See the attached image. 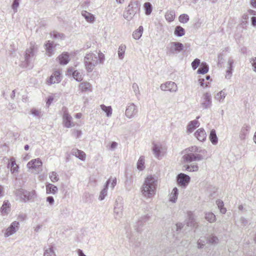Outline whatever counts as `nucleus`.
Returning a JSON list of instances; mask_svg holds the SVG:
<instances>
[{"mask_svg":"<svg viewBox=\"0 0 256 256\" xmlns=\"http://www.w3.org/2000/svg\"><path fill=\"white\" fill-rule=\"evenodd\" d=\"M158 182V178L151 175L145 178L142 188V193L144 198H150L156 194Z\"/></svg>","mask_w":256,"mask_h":256,"instance_id":"1","label":"nucleus"},{"mask_svg":"<svg viewBox=\"0 0 256 256\" xmlns=\"http://www.w3.org/2000/svg\"><path fill=\"white\" fill-rule=\"evenodd\" d=\"M104 60V55L100 52H99L98 53L90 52L87 54L84 58V63L86 70L88 72H92L94 67L98 64H103Z\"/></svg>","mask_w":256,"mask_h":256,"instance_id":"2","label":"nucleus"},{"mask_svg":"<svg viewBox=\"0 0 256 256\" xmlns=\"http://www.w3.org/2000/svg\"><path fill=\"white\" fill-rule=\"evenodd\" d=\"M186 152L182 156V159L185 162H191L194 161H200L204 159L202 155L196 154H205L206 152L205 150H202L196 146H192L186 148L184 150Z\"/></svg>","mask_w":256,"mask_h":256,"instance_id":"3","label":"nucleus"},{"mask_svg":"<svg viewBox=\"0 0 256 256\" xmlns=\"http://www.w3.org/2000/svg\"><path fill=\"white\" fill-rule=\"evenodd\" d=\"M38 46L34 42H30V48H27L24 55V60L22 64L23 67L30 68H32V62L38 51Z\"/></svg>","mask_w":256,"mask_h":256,"instance_id":"4","label":"nucleus"},{"mask_svg":"<svg viewBox=\"0 0 256 256\" xmlns=\"http://www.w3.org/2000/svg\"><path fill=\"white\" fill-rule=\"evenodd\" d=\"M140 9V4L136 0H132L124 12V18L128 20H131Z\"/></svg>","mask_w":256,"mask_h":256,"instance_id":"5","label":"nucleus"},{"mask_svg":"<svg viewBox=\"0 0 256 256\" xmlns=\"http://www.w3.org/2000/svg\"><path fill=\"white\" fill-rule=\"evenodd\" d=\"M16 194L20 198L22 201L24 202L34 200L36 196L34 190L28 192L22 188L17 190Z\"/></svg>","mask_w":256,"mask_h":256,"instance_id":"6","label":"nucleus"},{"mask_svg":"<svg viewBox=\"0 0 256 256\" xmlns=\"http://www.w3.org/2000/svg\"><path fill=\"white\" fill-rule=\"evenodd\" d=\"M124 206L122 200L120 199L115 202L114 208V219L119 220L123 216Z\"/></svg>","mask_w":256,"mask_h":256,"instance_id":"7","label":"nucleus"},{"mask_svg":"<svg viewBox=\"0 0 256 256\" xmlns=\"http://www.w3.org/2000/svg\"><path fill=\"white\" fill-rule=\"evenodd\" d=\"M166 48L168 50V54H174L182 51L184 50V46L179 42H171Z\"/></svg>","mask_w":256,"mask_h":256,"instance_id":"8","label":"nucleus"},{"mask_svg":"<svg viewBox=\"0 0 256 256\" xmlns=\"http://www.w3.org/2000/svg\"><path fill=\"white\" fill-rule=\"evenodd\" d=\"M200 106L202 108L204 109H208L212 106V95L210 92H204L200 100Z\"/></svg>","mask_w":256,"mask_h":256,"instance_id":"9","label":"nucleus"},{"mask_svg":"<svg viewBox=\"0 0 256 256\" xmlns=\"http://www.w3.org/2000/svg\"><path fill=\"white\" fill-rule=\"evenodd\" d=\"M19 227L20 223L18 222L14 221L12 222L4 233V237L8 238L15 234L18 230Z\"/></svg>","mask_w":256,"mask_h":256,"instance_id":"10","label":"nucleus"},{"mask_svg":"<svg viewBox=\"0 0 256 256\" xmlns=\"http://www.w3.org/2000/svg\"><path fill=\"white\" fill-rule=\"evenodd\" d=\"M137 113V106L134 103L128 104L126 110V116L128 118H132L135 116Z\"/></svg>","mask_w":256,"mask_h":256,"instance_id":"11","label":"nucleus"},{"mask_svg":"<svg viewBox=\"0 0 256 256\" xmlns=\"http://www.w3.org/2000/svg\"><path fill=\"white\" fill-rule=\"evenodd\" d=\"M176 180L178 184L182 187H186L189 184L190 177L184 173H180L176 176Z\"/></svg>","mask_w":256,"mask_h":256,"instance_id":"12","label":"nucleus"},{"mask_svg":"<svg viewBox=\"0 0 256 256\" xmlns=\"http://www.w3.org/2000/svg\"><path fill=\"white\" fill-rule=\"evenodd\" d=\"M161 90L164 91H170L172 92H175L178 90L176 84L173 82H167L165 84H162L160 86Z\"/></svg>","mask_w":256,"mask_h":256,"instance_id":"13","label":"nucleus"},{"mask_svg":"<svg viewBox=\"0 0 256 256\" xmlns=\"http://www.w3.org/2000/svg\"><path fill=\"white\" fill-rule=\"evenodd\" d=\"M62 124L66 128L75 126L74 122L72 121V116L66 111L64 112L62 116Z\"/></svg>","mask_w":256,"mask_h":256,"instance_id":"14","label":"nucleus"},{"mask_svg":"<svg viewBox=\"0 0 256 256\" xmlns=\"http://www.w3.org/2000/svg\"><path fill=\"white\" fill-rule=\"evenodd\" d=\"M68 74L72 75V77L77 82H80L83 80L82 73L77 70H75L74 68H70L68 70Z\"/></svg>","mask_w":256,"mask_h":256,"instance_id":"15","label":"nucleus"},{"mask_svg":"<svg viewBox=\"0 0 256 256\" xmlns=\"http://www.w3.org/2000/svg\"><path fill=\"white\" fill-rule=\"evenodd\" d=\"M200 116H198L196 117V120L190 121L188 122L186 126V133L188 134H191L194 130L197 128H198L200 124L198 121V119L200 118Z\"/></svg>","mask_w":256,"mask_h":256,"instance_id":"16","label":"nucleus"},{"mask_svg":"<svg viewBox=\"0 0 256 256\" xmlns=\"http://www.w3.org/2000/svg\"><path fill=\"white\" fill-rule=\"evenodd\" d=\"M60 72L58 70L55 71L50 76L48 80V83L50 84H54L56 83H58L61 80Z\"/></svg>","mask_w":256,"mask_h":256,"instance_id":"17","label":"nucleus"},{"mask_svg":"<svg viewBox=\"0 0 256 256\" xmlns=\"http://www.w3.org/2000/svg\"><path fill=\"white\" fill-rule=\"evenodd\" d=\"M42 166V162L40 158L32 160L27 164V167L29 169L36 170Z\"/></svg>","mask_w":256,"mask_h":256,"instance_id":"18","label":"nucleus"},{"mask_svg":"<svg viewBox=\"0 0 256 256\" xmlns=\"http://www.w3.org/2000/svg\"><path fill=\"white\" fill-rule=\"evenodd\" d=\"M194 135L197 140L200 142H204L206 138V134L204 130L202 128L198 129L194 132Z\"/></svg>","mask_w":256,"mask_h":256,"instance_id":"19","label":"nucleus"},{"mask_svg":"<svg viewBox=\"0 0 256 256\" xmlns=\"http://www.w3.org/2000/svg\"><path fill=\"white\" fill-rule=\"evenodd\" d=\"M10 204L8 200H4L0 208V213L2 216H7L10 211Z\"/></svg>","mask_w":256,"mask_h":256,"instance_id":"20","label":"nucleus"},{"mask_svg":"<svg viewBox=\"0 0 256 256\" xmlns=\"http://www.w3.org/2000/svg\"><path fill=\"white\" fill-rule=\"evenodd\" d=\"M8 167L10 168L12 174L17 173L18 171L19 167L16 164L15 158L13 157L10 158V162L8 164Z\"/></svg>","mask_w":256,"mask_h":256,"instance_id":"21","label":"nucleus"},{"mask_svg":"<svg viewBox=\"0 0 256 256\" xmlns=\"http://www.w3.org/2000/svg\"><path fill=\"white\" fill-rule=\"evenodd\" d=\"M250 127L248 124H244L241 128L240 133V140H244L248 136Z\"/></svg>","mask_w":256,"mask_h":256,"instance_id":"22","label":"nucleus"},{"mask_svg":"<svg viewBox=\"0 0 256 256\" xmlns=\"http://www.w3.org/2000/svg\"><path fill=\"white\" fill-rule=\"evenodd\" d=\"M55 46L54 42L50 40L48 41L45 44L46 54L48 56H50L54 54Z\"/></svg>","mask_w":256,"mask_h":256,"instance_id":"23","label":"nucleus"},{"mask_svg":"<svg viewBox=\"0 0 256 256\" xmlns=\"http://www.w3.org/2000/svg\"><path fill=\"white\" fill-rule=\"evenodd\" d=\"M78 88L82 92L92 91V86L88 82H84L80 83L79 84Z\"/></svg>","mask_w":256,"mask_h":256,"instance_id":"24","label":"nucleus"},{"mask_svg":"<svg viewBox=\"0 0 256 256\" xmlns=\"http://www.w3.org/2000/svg\"><path fill=\"white\" fill-rule=\"evenodd\" d=\"M162 150V147L160 144H154L152 147V150L156 158H159L160 156L161 152Z\"/></svg>","mask_w":256,"mask_h":256,"instance_id":"25","label":"nucleus"},{"mask_svg":"<svg viewBox=\"0 0 256 256\" xmlns=\"http://www.w3.org/2000/svg\"><path fill=\"white\" fill-rule=\"evenodd\" d=\"M60 64L66 65L70 61L69 55L68 53H64L60 55L58 58Z\"/></svg>","mask_w":256,"mask_h":256,"instance_id":"26","label":"nucleus"},{"mask_svg":"<svg viewBox=\"0 0 256 256\" xmlns=\"http://www.w3.org/2000/svg\"><path fill=\"white\" fill-rule=\"evenodd\" d=\"M58 190V188L56 186L48 183L46 184V192L48 194H56Z\"/></svg>","mask_w":256,"mask_h":256,"instance_id":"27","label":"nucleus"},{"mask_svg":"<svg viewBox=\"0 0 256 256\" xmlns=\"http://www.w3.org/2000/svg\"><path fill=\"white\" fill-rule=\"evenodd\" d=\"M188 220L186 222L187 226L190 227H194L196 224L194 214L192 212H188Z\"/></svg>","mask_w":256,"mask_h":256,"instance_id":"28","label":"nucleus"},{"mask_svg":"<svg viewBox=\"0 0 256 256\" xmlns=\"http://www.w3.org/2000/svg\"><path fill=\"white\" fill-rule=\"evenodd\" d=\"M178 194V190L175 187L172 189L171 193L169 194V200L172 202L175 203L177 200Z\"/></svg>","mask_w":256,"mask_h":256,"instance_id":"29","label":"nucleus"},{"mask_svg":"<svg viewBox=\"0 0 256 256\" xmlns=\"http://www.w3.org/2000/svg\"><path fill=\"white\" fill-rule=\"evenodd\" d=\"M82 15L88 22H93L94 20V16L86 10L82 11Z\"/></svg>","mask_w":256,"mask_h":256,"instance_id":"30","label":"nucleus"},{"mask_svg":"<svg viewBox=\"0 0 256 256\" xmlns=\"http://www.w3.org/2000/svg\"><path fill=\"white\" fill-rule=\"evenodd\" d=\"M72 154L80 160H85L86 154L83 151L78 149L72 150Z\"/></svg>","mask_w":256,"mask_h":256,"instance_id":"31","label":"nucleus"},{"mask_svg":"<svg viewBox=\"0 0 256 256\" xmlns=\"http://www.w3.org/2000/svg\"><path fill=\"white\" fill-rule=\"evenodd\" d=\"M149 218L150 216L148 214H146L141 217L140 220H139L138 221L136 225V226H137L136 230L138 232H140V226L144 224V222H145Z\"/></svg>","mask_w":256,"mask_h":256,"instance_id":"32","label":"nucleus"},{"mask_svg":"<svg viewBox=\"0 0 256 256\" xmlns=\"http://www.w3.org/2000/svg\"><path fill=\"white\" fill-rule=\"evenodd\" d=\"M44 256H56L52 246L44 248Z\"/></svg>","mask_w":256,"mask_h":256,"instance_id":"33","label":"nucleus"},{"mask_svg":"<svg viewBox=\"0 0 256 256\" xmlns=\"http://www.w3.org/2000/svg\"><path fill=\"white\" fill-rule=\"evenodd\" d=\"M175 12L172 10H168L165 14V18L168 22H172L175 18Z\"/></svg>","mask_w":256,"mask_h":256,"instance_id":"34","label":"nucleus"},{"mask_svg":"<svg viewBox=\"0 0 256 256\" xmlns=\"http://www.w3.org/2000/svg\"><path fill=\"white\" fill-rule=\"evenodd\" d=\"M208 71V66L206 62L201 63L200 68L198 69L197 72L199 74H205Z\"/></svg>","mask_w":256,"mask_h":256,"instance_id":"35","label":"nucleus"},{"mask_svg":"<svg viewBox=\"0 0 256 256\" xmlns=\"http://www.w3.org/2000/svg\"><path fill=\"white\" fill-rule=\"evenodd\" d=\"M183 167L185 168V170L188 172H194L198 170V165L196 164H193L190 165L186 164Z\"/></svg>","mask_w":256,"mask_h":256,"instance_id":"36","label":"nucleus"},{"mask_svg":"<svg viewBox=\"0 0 256 256\" xmlns=\"http://www.w3.org/2000/svg\"><path fill=\"white\" fill-rule=\"evenodd\" d=\"M209 138L211 142L213 144H217L218 142V139L216 134V130L214 129H212L210 130Z\"/></svg>","mask_w":256,"mask_h":256,"instance_id":"37","label":"nucleus"},{"mask_svg":"<svg viewBox=\"0 0 256 256\" xmlns=\"http://www.w3.org/2000/svg\"><path fill=\"white\" fill-rule=\"evenodd\" d=\"M142 32L143 27L142 26H139L138 30L133 32L132 38L135 40L140 39L142 36Z\"/></svg>","mask_w":256,"mask_h":256,"instance_id":"38","label":"nucleus"},{"mask_svg":"<svg viewBox=\"0 0 256 256\" xmlns=\"http://www.w3.org/2000/svg\"><path fill=\"white\" fill-rule=\"evenodd\" d=\"M126 50V46L125 45L121 44L119 46L118 54L120 60H122L124 58Z\"/></svg>","mask_w":256,"mask_h":256,"instance_id":"39","label":"nucleus"},{"mask_svg":"<svg viewBox=\"0 0 256 256\" xmlns=\"http://www.w3.org/2000/svg\"><path fill=\"white\" fill-rule=\"evenodd\" d=\"M101 109L106 113L108 117H110L112 114V108L110 106H106L104 104L100 106Z\"/></svg>","mask_w":256,"mask_h":256,"instance_id":"40","label":"nucleus"},{"mask_svg":"<svg viewBox=\"0 0 256 256\" xmlns=\"http://www.w3.org/2000/svg\"><path fill=\"white\" fill-rule=\"evenodd\" d=\"M174 34L178 36H182L185 34V30L182 26H178L176 27Z\"/></svg>","mask_w":256,"mask_h":256,"instance_id":"41","label":"nucleus"},{"mask_svg":"<svg viewBox=\"0 0 256 256\" xmlns=\"http://www.w3.org/2000/svg\"><path fill=\"white\" fill-rule=\"evenodd\" d=\"M204 218L210 222H214L216 221V216L211 212H206Z\"/></svg>","mask_w":256,"mask_h":256,"instance_id":"42","label":"nucleus"},{"mask_svg":"<svg viewBox=\"0 0 256 256\" xmlns=\"http://www.w3.org/2000/svg\"><path fill=\"white\" fill-rule=\"evenodd\" d=\"M110 184V187L112 189H114L116 185V178L110 177L108 178V180L106 181L105 186H107V188H108V186Z\"/></svg>","mask_w":256,"mask_h":256,"instance_id":"43","label":"nucleus"},{"mask_svg":"<svg viewBox=\"0 0 256 256\" xmlns=\"http://www.w3.org/2000/svg\"><path fill=\"white\" fill-rule=\"evenodd\" d=\"M144 168V156H141L139 158L137 162V168L140 170H142Z\"/></svg>","mask_w":256,"mask_h":256,"instance_id":"44","label":"nucleus"},{"mask_svg":"<svg viewBox=\"0 0 256 256\" xmlns=\"http://www.w3.org/2000/svg\"><path fill=\"white\" fill-rule=\"evenodd\" d=\"M226 96V94L222 90H221L220 92L216 94L214 98L216 100H218V102H222Z\"/></svg>","mask_w":256,"mask_h":256,"instance_id":"45","label":"nucleus"},{"mask_svg":"<svg viewBox=\"0 0 256 256\" xmlns=\"http://www.w3.org/2000/svg\"><path fill=\"white\" fill-rule=\"evenodd\" d=\"M108 194V188L107 186H104V188L102 190V191L100 192L98 200H104L106 196H107Z\"/></svg>","mask_w":256,"mask_h":256,"instance_id":"46","label":"nucleus"},{"mask_svg":"<svg viewBox=\"0 0 256 256\" xmlns=\"http://www.w3.org/2000/svg\"><path fill=\"white\" fill-rule=\"evenodd\" d=\"M49 177L52 182H56L59 180L58 176L56 172H52L49 174Z\"/></svg>","mask_w":256,"mask_h":256,"instance_id":"47","label":"nucleus"},{"mask_svg":"<svg viewBox=\"0 0 256 256\" xmlns=\"http://www.w3.org/2000/svg\"><path fill=\"white\" fill-rule=\"evenodd\" d=\"M144 8L145 10V13L146 15H149L151 14L152 11V6L150 3L147 2L144 4Z\"/></svg>","mask_w":256,"mask_h":256,"instance_id":"48","label":"nucleus"},{"mask_svg":"<svg viewBox=\"0 0 256 256\" xmlns=\"http://www.w3.org/2000/svg\"><path fill=\"white\" fill-rule=\"evenodd\" d=\"M208 240L210 244H218L219 241L218 238L214 235L210 236L208 238Z\"/></svg>","mask_w":256,"mask_h":256,"instance_id":"49","label":"nucleus"},{"mask_svg":"<svg viewBox=\"0 0 256 256\" xmlns=\"http://www.w3.org/2000/svg\"><path fill=\"white\" fill-rule=\"evenodd\" d=\"M179 21L182 23H186L189 20V16L186 14H182L178 18Z\"/></svg>","mask_w":256,"mask_h":256,"instance_id":"50","label":"nucleus"},{"mask_svg":"<svg viewBox=\"0 0 256 256\" xmlns=\"http://www.w3.org/2000/svg\"><path fill=\"white\" fill-rule=\"evenodd\" d=\"M50 35L52 37L56 39H62L64 38V34L54 31L51 32Z\"/></svg>","mask_w":256,"mask_h":256,"instance_id":"51","label":"nucleus"},{"mask_svg":"<svg viewBox=\"0 0 256 256\" xmlns=\"http://www.w3.org/2000/svg\"><path fill=\"white\" fill-rule=\"evenodd\" d=\"M132 89L134 92L135 95L138 96L140 95V92L139 90V87L137 84L134 83L132 86Z\"/></svg>","mask_w":256,"mask_h":256,"instance_id":"52","label":"nucleus"},{"mask_svg":"<svg viewBox=\"0 0 256 256\" xmlns=\"http://www.w3.org/2000/svg\"><path fill=\"white\" fill-rule=\"evenodd\" d=\"M31 114L34 116L38 117L41 116L42 112L40 110L33 108L31 110Z\"/></svg>","mask_w":256,"mask_h":256,"instance_id":"53","label":"nucleus"},{"mask_svg":"<svg viewBox=\"0 0 256 256\" xmlns=\"http://www.w3.org/2000/svg\"><path fill=\"white\" fill-rule=\"evenodd\" d=\"M200 61L198 58H196L192 62V68L195 70L200 64Z\"/></svg>","mask_w":256,"mask_h":256,"instance_id":"54","label":"nucleus"},{"mask_svg":"<svg viewBox=\"0 0 256 256\" xmlns=\"http://www.w3.org/2000/svg\"><path fill=\"white\" fill-rule=\"evenodd\" d=\"M20 0H14L12 4V8L14 10V12H17V8L19 6Z\"/></svg>","mask_w":256,"mask_h":256,"instance_id":"55","label":"nucleus"},{"mask_svg":"<svg viewBox=\"0 0 256 256\" xmlns=\"http://www.w3.org/2000/svg\"><path fill=\"white\" fill-rule=\"evenodd\" d=\"M250 61L252 66L253 71L256 72V58H250Z\"/></svg>","mask_w":256,"mask_h":256,"instance_id":"56","label":"nucleus"},{"mask_svg":"<svg viewBox=\"0 0 256 256\" xmlns=\"http://www.w3.org/2000/svg\"><path fill=\"white\" fill-rule=\"evenodd\" d=\"M234 64V60L232 58H229L228 60V64H228V70H231V71H232Z\"/></svg>","mask_w":256,"mask_h":256,"instance_id":"57","label":"nucleus"},{"mask_svg":"<svg viewBox=\"0 0 256 256\" xmlns=\"http://www.w3.org/2000/svg\"><path fill=\"white\" fill-rule=\"evenodd\" d=\"M197 246L198 248H202L204 247L205 244L204 241L201 239H199L197 242Z\"/></svg>","mask_w":256,"mask_h":256,"instance_id":"58","label":"nucleus"},{"mask_svg":"<svg viewBox=\"0 0 256 256\" xmlns=\"http://www.w3.org/2000/svg\"><path fill=\"white\" fill-rule=\"evenodd\" d=\"M46 200L48 202L49 204L52 206L54 202V198L52 196H49L46 198Z\"/></svg>","mask_w":256,"mask_h":256,"instance_id":"59","label":"nucleus"},{"mask_svg":"<svg viewBox=\"0 0 256 256\" xmlns=\"http://www.w3.org/2000/svg\"><path fill=\"white\" fill-rule=\"evenodd\" d=\"M240 221L242 225L243 226H245L248 224V220L244 217H241L240 218Z\"/></svg>","mask_w":256,"mask_h":256,"instance_id":"60","label":"nucleus"},{"mask_svg":"<svg viewBox=\"0 0 256 256\" xmlns=\"http://www.w3.org/2000/svg\"><path fill=\"white\" fill-rule=\"evenodd\" d=\"M232 76V71L231 70H226V74L225 76L226 78L230 80Z\"/></svg>","mask_w":256,"mask_h":256,"instance_id":"61","label":"nucleus"},{"mask_svg":"<svg viewBox=\"0 0 256 256\" xmlns=\"http://www.w3.org/2000/svg\"><path fill=\"white\" fill-rule=\"evenodd\" d=\"M82 132L78 130H74L73 132V135L76 138H79L82 135Z\"/></svg>","mask_w":256,"mask_h":256,"instance_id":"62","label":"nucleus"},{"mask_svg":"<svg viewBox=\"0 0 256 256\" xmlns=\"http://www.w3.org/2000/svg\"><path fill=\"white\" fill-rule=\"evenodd\" d=\"M216 204L218 207V208L224 206L223 201H222L220 200H216Z\"/></svg>","mask_w":256,"mask_h":256,"instance_id":"63","label":"nucleus"},{"mask_svg":"<svg viewBox=\"0 0 256 256\" xmlns=\"http://www.w3.org/2000/svg\"><path fill=\"white\" fill-rule=\"evenodd\" d=\"M251 22H252V25L253 26H254V27L256 26V16H252L251 18Z\"/></svg>","mask_w":256,"mask_h":256,"instance_id":"64","label":"nucleus"}]
</instances>
